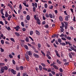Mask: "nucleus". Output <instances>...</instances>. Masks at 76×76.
<instances>
[{"label": "nucleus", "instance_id": "12", "mask_svg": "<svg viewBox=\"0 0 76 76\" xmlns=\"http://www.w3.org/2000/svg\"><path fill=\"white\" fill-rule=\"evenodd\" d=\"M59 19L60 21H61V22H62V21L63 20V18L62 17H61V16H60L59 17Z\"/></svg>", "mask_w": 76, "mask_h": 76}, {"label": "nucleus", "instance_id": "16", "mask_svg": "<svg viewBox=\"0 0 76 76\" xmlns=\"http://www.w3.org/2000/svg\"><path fill=\"white\" fill-rule=\"evenodd\" d=\"M26 19L28 20H29L30 19V16L29 15H27L26 16Z\"/></svg>", "mask_w": 76, "mask_h": 76}, {"label": "nucleus", "instance_id": "27", "mask_svg": "<svg viewBox=\"0 0 76 76\" xmlns=\"http://www.w3.org/2000/svg\"><path fill=\"white\" fill-rule=\"evenodd\" d=\"M41 53H42V54H43V56H45V53H44V52H43V51H42L41 50Z\"/></svg>", "mask_w": 76, "mask_h": 76}, {"label": "nucleus", "instance_id": "53", "mask_svg": "<svg viewBox=\"0 0 76 76\" xmlns=\"http://www.w3.org/2000/svg\"><path fill=\"white\" fill-rule=\"evenodd\" d=\"M21 25L22 26H23V27H24V24H23V22H21Z\"/></svg>", "mask_w": 76, "mask_h": 76}, {"label": "nucleus", "instance_id": "11", "mask_svg": "<svg viewBox=\"0 0 76 76\" xmlns=\"http://www.w3.org/2000/svg\"><path fill=\"white\" fill-rule=\"evenodd\" d=\"M8 16H9V14H8V13L7 11L5 12V16L6 18H7L8 17Z\"/></svg>", "mask_w": 76, "mask_h": 76}, {"label": "nucleus", "instance_id": "56", "mask_svg": "<svg viewBox=\"0 0 76 76\" xmlns=\"http://www.w3.org/2000/svg\"><path fill=\"white\" fill-rule=\"evenodd\" d=\"M22 30L23 32H25V31H26V29L25 28H22Z\"/></svg>", "mask_w": 76, "mask_h": 76}, {"label": "nucleus", "instance_id": "13", "mask_svg": "<svg viewBox=\"0 0 76 76\" xmlns=\"http://www.w3.org/2000/svg\"><path fill=\"white\" fill-rule=\"evenodd\" d=\"M53 67H54V68H55V69H57V70H58V68L56 65H53Z\"/></svg>", "mask_w": 76, "mask_h": 76}, {"label": "nucleus", "instance_id": "35", "mask_svg": "<svg viewBox=\"0 0 76 76\" xmlns=\"http://www.w3.org/2000/svg\"><path fill=\"white\" fill-rule=\"evenodd\" d=\"M58 42H61V40L59 38L58 39Z\"/></svg>", "mask_w": 76, "mask_h": 76}, {"label": "nucleus", "instance_id": "34", "mask_svg": "<svg viewBox=\"0 0 76 76\" xmlns=\"http://www.w3.org/2000/svg\"><path fill=\"white\" fill-rule=\"evenodd\" d=\"M5 65V64L4 63H0V66H4Z\"/></svg>", "mask_w": 76, "mask_h": 76}, {"label": "nucleus", "instance_id": "32", "mask_svg": "<svg viewBox=\"0 0 76 76\" xmlns=\"http://www.w3.org/2000/svg\"><path fill=\"white\" fill-rule=\"evenodd\" d=\"M19 8L20 10H21L22 8V5H21V4H20L19 6Z\"/></svg>", "mask_w": 76, "mask_h": 76}, {"label": "nucleus", "instance_id": "24", "mask_svg": "<svg viewBox=\"0 0 76 76\" xmlns=\"http://www.w3.org/2000/svg\"><path fill=\"white\" fill-rule=\"evenodd\" d=\"M4 70H7V69H8V68L6 66H4Z\"/></svg>", "mask_w": 76, "mask_h": 76}, {"label": "nucleus", "instance_id": "2", "mask_svg": "<svg viewBox=\"0 0 76 76\" xmlns=\"http://www.w3.org/2000/svg\"><path fill=\"white\" fill-rule=\"evenodd\" d=\"M25 57L26 58V59L27 60V61H29V56H28V55L26 54H25Z\"/></svg>", "mask_w": 76, "mask_h": 76}, {"label": "nucleus", "instance_id": "59", "mask_svg": "<svg viewBox=\"0 0 76 76\" xmlns=\"http://www.w3.org/2000/svg\"><path fill=\"white\" fill-rule=\"evenodd\" d=\"M55 14H57L58 13V12L57 11V10H55Z\"/></svg>", "mask_w": 76, "mask_h": 76}, {"label": "nucleus", "instance_id": "47", "mask_svg": "<svg viewBox=\"0 0 76 76\" xmlns=\"http://www.w3.org/2000/svg\"><path fill=\"white\" fill-rule=\"evenodd\" d=\"M59 71L60 72H61V73H62V72H63V69L62 68H60Z\"/></svg>", "mask_w": 76, "mask_h": 76}, {"label": "nucleus", "instance_id": "49", "mask_svg": "<svg viewBox=\"0 0 76 76\" xmlns=\"http://www.w3.org/2000/svg\"><path fill=\"white\" fill-rule=\"evenodd\" d=\"M12 63L13 64H15V60H14V59L12 60Z\"/></svg>", "mask_w": 76, "mask_h": 76}, {"label": "nucleus", "instance_id": "55", "mask_svg": "<svg viewBox=\"0 0 76 76\" xmlns=\"http://www.w3.org/2000/svg\"><path fill=\"white\" fill-rule=\"evenodd\" d=\"M67 26L68 25L67 24L65 25V29H67Z\"/></svg>", "mask_w": 76, "mask_h": 76}, {"label": "nucleus", "instance_id": "6", "mask_svg": "<svg viewBox=\"0 0 76 76\" xmlns=\"http://www.w3.org/2000/svg\"><path fill=\"white\" fill-rule=\"evenodd\" d=\"M8 6L10 7V9H13V7H12V4H10L8 3L7 4Z\"/></svg>", "mask_w": 76, "mask_h": 76}, {"label": "nucleus", "instance_id": "46", "mask_svg": "<svg viewBox=\"0 0 76 76\" xmlns=\"http://www.w3.org/2000/svg\"><path fill=\"white\" fill-rule=\"evenodd\" d=\"M61 39L62 40H64V41H66V39L64 37H62Z\"/></svg>", "mask_w": 76, "mask_h": 76}, {"label": "nucleus", "instance_id": "48", "mask_svg": "<svg viewBox=\"0 0 76 76\" xmlns=\"http://www.w3.org/2000/svg\"><path fill=\"white\" fill-rule=\"evenodd\" d=\"M9 56L10 58H13V56H12V55L11 54L9 55Z\"/></svg>", "mask_w": 76, "mask_h": 76}, {"label": "nucleus", "instance_id": "51", "mask_svg": "<svg viewBox=\"0 0 76 76\" xmlns=\"http://www.w3.org/2000/svg\"><path fill=\"white\" fill-rule=\"evenodd\" d=\"M43 69L45 70L46 71H47V69L45 67H43Z\"/></svg>", "mask_w": 76, "mask_h": 76}, {"label": "nucleus", "instance_id": "50", "mask_svg": "<svg viewBox=\"0 0 76 76\" xmlns=\"http://www.w3.org/2000/svg\"><path fill=\"white\" fill-rule=\"evenodd\" d=\"M0 49L1 50V51L2 53L3 52H4V49H3L1 48H0Z\"/></svg>", "mask_w": 76, "mask_h": 76}, {"label": "nucleus", "instance_id": "22", "mask_svg": "<svg viewBox=\"0 0 76 76\" xmlns=\"http://www.w3.org/2000/svg\"><path fill=\"white\" fill-rule=\"evenodd\" d=\"M45 16L46 18H49V15L48 13H46L45 14Z\"/></svg>", "mask_w": 76, "mask_h": 76}, {"label": "nucleus", "instance_id": "39", "mask_svg": "<svg viewBox=\"0 0 76 76\" xmlns=\"http://www.w3.org/2000/svg\"><path fill=\"white\" fill-rule=\"evenodd\" d=\"M48 7V5L47 4L45 3V8H47V7Z\"/></svg>", "mask_w": 76, "mask_h": 76}, {"label": "nucleus", "instance_id": "52", "mask_svg": "<svg viewBox=\"0 0 76 76\" xmlns=\"http://www.w3.org/2000/svg\"><path fill=\"white\" fill-rule=\"evenodd\" d=\"M49 8L50 9H53V6L51 5L49 7Z\"/></svg>", "mask_w": 76, "mask_h": 76}, {"label": "nucleus", "instance_id": "30", "mask_svg": "<svg viewBox=\"0 0 76 76\" xmlns=\"http://www.w3.org/2000/svg\"><path fill=\"white\" fill-rule=\"evenodd\" d=\"M66 39H68L69 40H71L72 38L70 37H68L66 38Z\"/></svg>", "mask_w": 76, "mask_h": 76}, {"label": "nucleus", "instance_id": "8", "mask_svg": "<svg viewBox=\"0 0 76 76\" xmlns=\"http://www.w3.org/2000/svg\"><path fill=\"white\" fill-rule=\"evenodd\" d=\"M12 15H9V17L8 18V20H9V21H10V19L12 18Z\"/></svg>", "mask_w": 76, "mask_h": 76}, {"label": "nucleus", "instance_id": "26", "mask_svg": "<svg viewBox=\"0 0 76 76\" xmlns=\"http://www.w3.org/2000/svg\"><path fill=\"white\" fill-rule=\"evenodd\" d=\"M41 65H42L43 67H45V66H46L45 64L43 63H41Z\"/></svg>", "mask_w": 76, "mask_h": 76}, {"label": "nucleus", "instance_id": "45", "mask_svg": "<svg viewBox=\"0 0 76 76\" xmlns=\"http://www.w3.org/2000/svg\"><path fill=\"white\" fill-rule=\"evenodd\" d=\"M1 42L2 44H4V40L3 39L1 40Z\"/></svg>", "mask_w": 76, "mask_h": 76}, {"label": "nucleus", "instance_id": "10", "mask_svg": "<svg viewBox=\"0 0 76 76\" xmlns=\"http://www.w3.org/2000/svg\"><path fill=\"white\" fill-rule=\"evenodd\" d=\"M3 10H4L3 9H1L0 10L1 13L2 15H4V13H3Z\"/></svg>", "mask_w": 76, "mask_h": 76}, {"label": "nucleus", "instance_id": "31", "mask_svg": "<svg viewBox=\"0 0 76 76\" xmlns=\"http://www.w3.org/2000/svg\"><path fill=\"white\" fill-rule=\"evenodd\" d=\"M28 56H31V55H32V53H31V51H28Z\"/></svg>", "mask_w": 76, "mask_h": 76}, {"label": "nucleus", "instance_id": "57", "mask_svg": "<svg viewBox=\"0 0 76 76\" xmlns=\"http://www.w3.org/2000/svg\"><path fill=\"white\" fill-rule=\"evenodd\" d=\"M48 72H51V69L49 68L48 70Z\"/></svg>", "mask_w": 76, "mask_h": 76}, {"label": "nucleus", "instance_id": "3", "mask_svg": "<svg viewBox=\"0 0 76 76\" xmlns=\"http://www.w3.org/2000/svg\"><path fill=\"white\" fill-rule=\"evenodd\" d=\"M55 51L57 57H60V55L58 54V52H57V50H55Z\"/></svg>", "mask_w": 76, "mask_h": 76}, {"label": "nucleus", "instance_id": "63", "mask_svg": "<svg viewBox=\"0 0 76 76\" xmlns=\"http://www.w3.org/2000/svg\"><path fill=\"white\" fill-rule=\"evenodd\" d=\"M20 72H18V75H17V76H20Z\"/></svg>", "mask_w": 76, "mask_h": 76}, {"label": "nucleus", "instance_id": "19", "mask_svg": "<svg viewBox=\"0 0 76 76\" xmlns=\"http://www.w3.org/2000/svg\"><path fill=\"white\" fill-rule=\"evenodd\" d=\"M60 44H61V45L63 46H65V45H66V43L64 42L61 43Z\"/></svg>", "mask_w": 76, "mask_h": 76}, {"label": "nucleus", "instance_id": "44", "mask_svg": "<svg viewBox=\"0 0 76 76\" xmlns=\"http://www.w3.org/2000/svg\"><path fill=\"white\" fill-rule=\"evenodd\" d=\"M34 18L35 19V20H37V15H34Z\"/></svg>", "mask_w": 76, "mask_h": 76}, {"label": "nucleus", "instance_id": "33", "mask_svg": "<svg viewBox=\"0 0 76 76\" xmlns=\"http://www.w3.org/2000/svg\"><path fill=\"white\" fill-rule=\"evenodd\" d=\"M26 42H29V38H26Z\"/></svg>", "mask_w": 76, "mask_h": 76}, {"label": "nucleus", "instance_id": "9", "mask_svg": "<svg viewBox=\"0 0 76 76\" xmlns=\"http://www.w3.org/2000/svg\"><path fill=\"white\" fill-rule=\"evenodd\" d=\"M70 48L71 49V50H73V51H75V52H76V49L74 48L73 46H71L70 47Z\"/></svg>", "mask_w": 76, "mask_h": 76}, {"label": "nucleus", "instance_id": "61", "mask_svg": "<svg viewBox=\"0 0 76 76\" xmlns=\"http://www.w3.org/2000/svg\"><path fill=\"white\" fill-rule=\"evenodd\" d=\"M73 20L74 22H75V21H76V19H75V16L74 17V18L73 19Z\"/></svg>", "mask_w": 76, "mask_h": 76}, {"label": "nucleus", "instance_id": "25", "mask_svg": "<svg viewBox=\"0 0 76 76\" xmlns=\"http://www.w3.org/2000/svg\"><path fill=\"white\" fill-rule=\"evenodd\" d=\"M24 47L25 48H26V50H28V47L26 45H25Z\"/></svg>", "mask_w": 76, "mask_h": 76}, {"label": "nucleus", "instance_id": "14", "mask_svg": "<svg viewBox=\"0 0 76 76\" xmlns=\"http://www.w3.org/2000/svg\"><path fill=\"white\" fill-rule=\"evenodd\" d=\"M0 37H2V38H3V39H5L6 38V37L4 36L3 34H1V35H0Z\"/></svg>", "mask_w": 76, "mask_h": 76}, {"label": "nucleus", "instance_id": "64", "mask_svg": "<svg viewBox=\"0 0 76 76\" xmlns=\"http://www.w3.org/2000/svg\"><path fill=\"white\" fill-rule=\"evenodd\" d=\"M49 76H53L52 74H51V73H49Z\"/></svg>", "mask_w": 76, "mask_h": 76}, {"label": "nucleus", "instance_id": "62", "mask_svg": "<svg viewBox=\"0 0 76 76\" xmlns=\"http://www.w3.org/2000/svg\"><path fill=\"white\" fill-rule=\"evenodd\" d=\"M61 31L62 32H63V31H64V29H63V28H61Z\"/></svg>", "mask_w": 76, "mask_h": 76}, {"label": "nucleus", "instance_id": "23", "mask_svg": "<svg viewBox=\"0 0 76 76\" xmlns=\"http://www.w3.org/2000/svg\"><path fill=\"white\" fill-rule=\"evenodd\" d=\"M20 27H19V26H16V27H14V29L17 28L19 29H20Z\"/></svg>", "mask_w": 76, "mask_h": 76}, {"label": "nucleus", "instance_id": "36", "mask_svg": "<svg viewBox=\"0 0 76 76\" xmlns=\"http://www.w3.org/2000/svg\"><path fill=\"white\" fill-rule=\"evenodd\" d=\"M37 46L39 48H41V45L40 43H38L37 44Z\"/></svg>", "mask_w": 76, "mask_h": 76}, {"label": "nucleus", "instance_id": "28", "mask_svg": "<svg viewBox=\"0 0 76 76\" xmlns=\"http://www.w3.org/2000/svg\"><path fill=\"white\" fill-rule=\"evenodd\" d=\"M1 70L2 73H4V69H1Z\"/></svg>", "mask_w": 76, "mask_h": 76}, {"label": "nucleus", "instance_id": "17", "mask_svg": "<svg viewBox=\"0 0 76 76\" xmlns=\"http://www.w3.org/2000/svg\"><path fill=\"white\" fill-rule=\"evenodd\" d=\"M15 35H16L17 37H19V36H20V34L18 33L15 32Z\"/></svg>", "mask_w": 76, "mask_h": 76}, {"label": "nucleus", "instance_id": "1", "mask_svg": "<svg viewBox=\"0 0 76 76\" xmlns=\"http://www.w3.org/2000/svg\"><path fill=\"white\" fill-rule=\"evenodd\" d=\"M37 21V24H38V25H41V21L39 19V18L38 17H37V19L36 20Z\"/></svg>", "mask_w": 76, "mask_h": 76}, {"label": "nucleus", "instance_id": "7", "mask_svg": "<svg viewBox=\"0 0 76 76\" xmlns=\"http://www.w3.org/2000/svg\"><path fill=\"white\" fill-rule=\"evenodd\" d=\"M33 56L34 57H35L36 58H39V56H38V55H37V54L34 53L33 54Z\"/></svg>", "mask_w": 76, "mask_h": 76}, {"label": "nucleus", "instance_id": "41", "mask_svg": "<svg viewBox=\"0 0 76 76\" xmlns=\"http://www.w3.org/2000/svg\"><path fill=\"white\" fill-rule=\"evenodd\" d=\"M51 72L52 73V74L53 75H55L56 74V72H54L53 71H51Z\"/></svg>", "mask_w": 76, "mask_h": 76}, {"label": "nucleus", "instance_id": "38", "mask_svg": "<svg viewBox=\"0 0 76 76\" xmlns=\"http://www.w3.org/2000/svg\"><path fill=\"white\" fill-rule=\"evenodd\" d=\"M20 69L21 70H22L23 69V66H20Z\"/></svg>", "mask_w": 76, "mask_h": 76}, {"label": "nucleus", "instance_id": "42", "mask_svg": "<svg viewBox=\"0 0 76 76\" xmlns=\"http://www.w3.org/2000/svg\"><path fill=\"white\" fill-rule=\"evenodd\" d=\"M36 10V9H35V7H34L33 9V11L34 12H35Z\"/></svg>", "mask_w": 76, "mask_h": 76}, {"label": "nucleus", "instance_id": "40", "mask_svg": "<svg viewBox=\"0 0 76 76\" xmlns=\"http://www.w3.org/2000/svg\"><path fill=\"white\" fill-rule=\"evenodd\" d=\"M12 41H13V42H15V39H13V38H11L10 39Z\"/></svg>", "mask_w": 76, "mask_h": 76}, {"label": "nucleus", "instance_id": "5", "mask_svg": "<svg viewBox=\"0 0 76 76\" xmlns=\"http://www.w3.org/2000/svg\"><path fill=\"white\" fill-rule=\"evenodd\" d=\"M35 32L36 34L37 35H40V33L39 31H38L36 30Z\"/></svg>", "mask_w": 76, "mask_h": 76}, {"label": "nucleus", "instance_id": "43", "mask_svg": "<svg viewBox=\"0 0 76 76\" xmlns=\"http://www.w3.org/2000/svg\"><path fill=\"white\" fill-rule=\"evenodd\" d=\"M61 23L62 24V27L64 28V23L63 22H61Z\"/></svg>", "mask_w": 76, "mask_h": 76}, {"label": "nucleus", "instance_id": "54", "mask_svg": "<svg viewBox=\"0 0 76 76\" xmlns=\"http://www.w3.org/2000/svg\"><path fill=\"white\" fill-rule=\"evenodd\" d=\"M0 24H1L2 25H4V23H3V22L2 21H0Z\"/></svg>", "mask_w": 76, "mask_h": 76}, {"label": "nucleus", "instance_id": "21", "mask_svg": "<svg viewBox=\"0 0 76 76\" xmlns=\"http://www.w3.org/2000/svg\"><path fill=\"white\" fill-rule=\"evenodd\" d=\"M69 20V17L67 16H66L65 17V20L66 21H68Z\"/></svg>", "mask_w": 76, "mask_h": 76}, {"label": "nucleus", "instance_id": "18", "mask_svg": "<svg viewBox=\"0 0 76 76\" xmlns=\"http://www.w3.org/2000/svg\"><path fill=\"white\" fill-rule=\"evenodd\" d=\"M39 69H40V70L41 71L42 70V66L41 65L39 66Z\"/></svg>", "mask_w": 76, "mask_h": 76}, {"label": "nucleus", "instance_id": "37", "mask_svg": "<svg viewBox=\"0 0 76 76\" xmlns=\"http://www.w3.org/2000/svg\"><path fill=\"white\" fill-rule=\"evenodd\" d=\"M16 70H17L18 71H19V67L16 66Z\"/></svg>", "mask_w": 76, "mask_h": 76}, {"label": "nucleus", "instance_id": "4", "mask_svg": "<svg viewBox=\"0 0 76 76\" xmlns=\"http://www.w3.org/2000/svg\"><path fill=\"white\" fill-rule=\"evenodd\" d=\"M11 72H12L13 75H15L16 73V71L14 70L13 69L11 70Z\"/></svg>", "mask_w": 76, "mask_h": 76}, {"label": "nucleus", "instance_id": "15", "mask_svg": "<svg viewBox=\"0 0 76 76\" xmlns=\"http://www.w3.org/2000/svg\"><path fill=\"white\" fill-rule=\"evenodd\" d=\"M56 62L58 63L59 64H61V61H60V60L59 59H57L56 60Z\"/></svg>", "mask_w": 76, "mask_h": 76}, {"label": "nucleus", "instance_id": "58", "mask_svg": "<svg viewBox=\"0 0 76 76\" xmlns=\"http://www.w3.org/2000/svg\"><path fill=\"white\" fill-rule=\"evenodd\" d=\"M5 43L6 44H10V43H9V42L5 41Z\"/></svg>", "mask_w": 76, "mask_h": 76}, {"label": "nucleus", "instance_id": "60", "mask_svg": "<svg viewBox=\"0 0 76 76\" xmlns=\"http://www.w3.org/2000/svg\"><path fill=\"white\" fill-rule=\"evenodd\" d=\"M45 27L46 28H48V25H46L45 26Z\"/></svg>", "mask_w": 76, "mask_h": 76}, {"label": "nucleus", "instance_id": "29", "mask_svg": "<svg viewBox=\"0 0 76 76\" xmlns=\"http://www.w3.org/2000/svg\"><path fill=\"white\" fill-rule=\"evenodd\" d=\"M49 16L50 18H53V15H52L51 14H49Z\"/></svg>", "mask_w": 76, "mask_h": 76}, {"label": "nucleus", "instance_id": "20", "mask_svg": "<svg viewBox=\"0 0 76 76\" xmlns=\"http://www.w3.org/2000/svg\"><path fill=\"white\" fill-rule=\"evenodd\" d=\"M33 34H34V31H31L30 32V35H32Z\"/></svg>", "mask_w": 76, "mask_h": 76}]
</instances>
